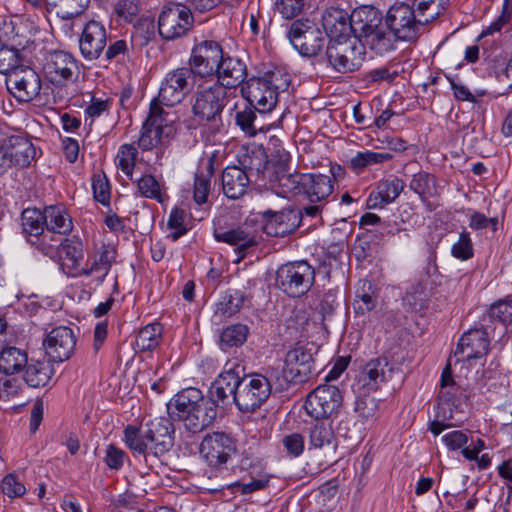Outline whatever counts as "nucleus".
<instances>
[{
	"mask_svg": "<svg viewBox=\"0 0 512 512\" xmlns=\"http://www.w3.org/2000/svg\"><path fill=\"white\" fill-rule=\"evenodd\" d=\"M239 366L225 368L213 381L206 399L201 390L188 387L181 390L167 403V413L174 421H181L186 431L197 434L213 424L217 406L235 404L236 393L242 384Z\"/></svg>",
	"mask_w": 512,
	"mask_h": 512,
	"instance_id": "1",
	"label": "nucleus"
},
{
	"mask_svg": "<svg viewBox=\"0 0 512 512\" xmlns=\"http://www.w3.org/2000/svg\"><path fill=\"white\" fill-rule=\"evenodd\" d=\"M173 420L159 417L148 421L143 428L128 425L124 429V442L136 456H142L145 463L153 468L174 445Z\"/></svg>",
	"mask_w": 512,
	"mask_h": 512,
	"instance_id": "2",
	"label": "nucleus"
},
{
	"mask_svg": "<svg viewBox=\"0 0 512 512\" xmlns=\"http://www.w3.org/2000/svg\"><path fill=\"white\" fill-rule=\"evenodd\" d=\"M228 103L227 91L218 82L206 80L197 85L191 97V111L199 123H222V113Z\"/></svg>",
	"mask_w": 512,
	"mask_h": 512,
	"instance_id": "3",
	"label": "nucleus"
},
{
	"mask_svg": "<svg viewBox=\"0 0 512 512\" xmlns=\"http://www.w3.org/2000/svg\"><path fill=\"white\" fill-rule=\"evenodd\" d=\"M314 282L315 269L307 261L289 262L281 265L276 271V287L291 298L305 295Z\"/></svg>",
	"mask_w": 512,
	"mask_h": 512,
	"instance_id": "4",
	"label": "nucleus"
},
{
	"mask_svg": "<svg viewBox=\"0 0 512 512\" xmlns=\"http://www.w3.org/2000/svg\"><path fill=\"white\" fill-rule=\"evenodd\" d=\"M38 150L25 135H12L0 143V175L10 168H27L37 158Z\"/></svg>",
	"mask_w": 512,
	"mask_h": 512,
	"instance_id": "5",
	"label": "nucleus"
},
{
	"mask_svg": "<svg viewBox=\"0 0 512 512\" xmlns=\"http://www.w3.org/2000/svg\"><path fill=\"white\" fill-rule=\"evenodd\" d=\"M174 120L170 118L169 112L152 101L149 114L143 123L138 146L142 151H150L156 148L163 140L174 133Z\"/></svg>",
	"mask_w": 512,
	"mask_h": 512,
	"instance_id": "6",
	"label": "nucleus"
},
{
	"mask_svg": "<svg viewBox=\"0 0 512 512\" xmlns=\"http://www.w3.org/2000/svg\"><path fill=\"white\" fill-rule=\"evenodd\" d=\"M328 65L339 73H348L358 70L365 56L364 44L356 39L344 41H329L326 48Z\"/></svg>",
	"mask_w": 512,
	"mask_h": 512,
	"instance_id": "7",
	"label": "nucleus"
},
{
	"mask_svg": "<svg viewBox=\"0 0 512 512\" xmlns=\"http://www.w3.org/2000/svg\"><path fill=\"white\" fill-rule=\"evenodd\" d=\"M195 77L189 66L168 72L161 83L156 101L158 105L172 107L179 104L193 90Z\"/></svg>",
	"mask_w": 512,
	"mask_h": 512,
	"instance_id": "8",
	"label": "nucleus"
},
{
	"mask_svg": "<svg viewBox=\"0 0 512 512\" xmlns=\"http://www.w3.org/2000/svg\"><path fill=\"white\" fill-rule=\"evenodd\" d=\"M194 19L191 9L181 3L165 5L158 17L159 35L166 41L185 36L192 28Z\"/></svg>",
	"mask_w": 512,
	"mask_h": 512,
	"instance_id": "9",
	"label": "nucleus"
},
{
	"mask_svg": "<svg viewBox=\"0 0 512 512\" xmlns=\"http://www.w3.org/2000/svg\"><path fill=\"white\" fill-rule=\"evenodd\" d=\"M241 383L235 405L243 413H251L260 408L271 394V383L262 374L244 375Z\"/></svg>",
	"mask_w": 512,
	"mask_h": 512,
	"instance_id": "10",
	"label": "nucleus"
},
{
	"mask_svg": "<svg viewBox=\"0 0 512 512\" xmlns=\"http://www.w3.org/2000/svg\"><path fill=\"white\" fill-rule=\"evenodd\" d=\"M385 21L394 38L402 41L415 40L424 26L414 7L405 3L393 5L387 11Z\"/></svg>",
	"mask_w": 512,
	"mask_h": 512,
	"instance_id": "11",
	"label": "nucleus"
},
{
	"mask_svg": "<svg viewBox=\"0 0 512 512\" xmlns=\"http://www.w3.org/2000/svg\"><path fill=\"white\" fill-rule=\"evenodd\" d=\"M304 407L315 419H332L342 408L341 392L334 385H319L308 394Z\"/></svg>",
	"mask_w": 512,
	"mask_h": 512,
	"instance_id": "12",
	"label": "nucleus"
},
{
	"mask_svg": "<svg viewBox=\"0 0 512 512\" xmlns=\"http://www.w3.org/2000/svg\"><path fill=\"white\" fill-rule=\"evenodd\" d=\"M199 452L209 466L222 469L236 453V442L224 432H213L202 439Z\"/></svg>",
	"mask_w": 512,
	"mask_h": 512,
	"instance_id": "13",
	"label": "nucleus"
},
{
	"mask_svg": "<svg viewBox=\"0 0 512 512\" xmlns=\"http://www.w3.org/2000/svg\"><path fill=\"white\" fill-rule=\"evenodd\" d=\"M214 237L219 242L227 243L234 247L238 255L236 263H239L260 242L261 234L258 227L248 221L228 230L215 229Z\"/></svg>",
	"mask_w": 512,
	"mask_h": 512,
	"instance_id": "14",
	"label": "nucleus"
},
{
	"mask_svg": "<svg viewBox=\"0 0 512 512\" xmlns=\"http://www.w3.org/2000/svg\"><path fill=\"white\" fill-rule=\"evenodd\" d=\"M224 55L218 42L213 40L202 41L192 50L189 68L200 78L214 76Z\"/></svg>",
	"mask_w": 512,
	"mask_h": 512,
	"instance_id": "15",
	"label": "nucleus"
},
{
	"mask_svg": "<svg viewBox=\"0 0 512 512\" xmlns=\"http://www.w3.org/2000/svg\"><path fill=\"white\" fill-rule=\"evenodd\" d=\"M288 37L293 47L307 57L317 55L325 40L321 31L307 19L294 21L288 31Z\"/></svg>",
	"mask_w": 512,
	"mask_h": 512,
	"instance_id": "16",
	"label": "nucleus"
},
{
	"mask_svg": "<svg viewBox=\"0 0 512 512\" xmlns=\"http://www.w3.org/2000/svg\"><path fill=\"white\" fill-rule=\"evenodd\" d=\"M43 70L52 84L64 86L73 79L77 72V60L68 52L62 50L50 51L46 55Z\"/></svg>",
	"mask_w": 512,
	"mask_h": 512,
	"instance_id": "17",
	"label": "nucleus"
},
{
	"mask_svg": "<svg viewBox=\"0 0 512 512\" xmlns=\"http://www.w3.org/2000/svg\"><path fill=\"white\" fill-rule=\"evenodd\" d=\"M393 373L394 368L387 358L372 359L360 371L355 386L361 394L366 395L378 390L383 383L392 378Z\"/></svg>",
	"mask_w": 512,
	"mask_h": 512,
	"instance_id": "18",
	"label": "nucleus"
},
{
	"mask_svg": "<svg viewBox=\"0 0 512 512\" xmlns=\"http://www.w3.org/2000/svg\"><path fill=\"white\" fill-rule=\"evenodd\" d=\"M8 90L19 102L34 100L41 91V79L38 73L29 66L16 70L6 78Z\"/></svg>",
	"mask_w": 512,
	"mask_h": 512,
	"instance_id": "19",
	"label": "nucleus"
},
{
	"mask_svg": "<svg viewBox=\"0 0 512 512\" xmlns=\"http://www.w3.org/2000/svg\"><path fill=\"white\" fill-rule=\"evenodd\" d=\"M242 96L259 113H268L278 102L276 92L263 77H252L241 87Z\"/></svg>",
	"mask_w": 512,
	"mask_h": 512,
	"instance_id": "20",
	"label": "nucleus"
},
{
	"mask_svg": "<svg viewBox=\"0 0 512 512\" xmlns=\"http://www.w3.org/2000/svg\"><path fill=\"white\" fill-rule=\"evenodd\" d=\"M312 373L313 356L311 349L298 344L287 352L284 366L286 378L294 383H302L307 381Z\"/></svg>",
	"mask_w": 512,
	"mask_h": 512,
	"instance_id": "21",
	"label": "nucleus"
},
{
	"mask_svg": "<svg viewBox=\"0 0 512 512\" xmlns=\"http://www.w3.org/2000/svg\"><path fill=\"white\" fill-rule=\"evenodd\" d=\"M107 45V31L105 26L96 20L87 22L79 39V49L82 57L87 61L98 59Z\"/></svg>",
	"mask_w": 512,
	"mask_h": 512,
	"instance_id": "22",
	"label": "nucleus"
},
{
	"mask_svg": "<svg viewBox=\"0 0 512 512\" xmlns=\"http://www.w3.org/2000/svg\"><path fill=\"white\" fill-rule=\"evenodd\" d=\"M76 345V337L71 328L59 326L52 329L44 340L46 354L57 362L71 357Z\"/></svg>",
	"mask_w": 512,
	"mask_h": 512,
	"instance_id": "23",
	"label": "nucleus"
},
{
	"mask_svg": "<svg viewBox=\"0 0 512 512\" xmlns=\"http://www.w3.org/2000/svg\"><path fill=\"white\" fill-rule=\"evenodd\" d=\"M488 348L489 341L486 332L481 329H472L459 339L455 356L459 361L470 362L485 356Z\"/></svg>",
	"mask_w": 512,
	"mask_h": 512,
	"instance_id": "24",
	"label": "nucleus"
},
{
	"mask_svg": "<svg viewBox=\"0 0 512 512\" xmlns=\"http://www.w3.org/2000/svg\"><path fill=\"white\" fill-rule=\"evenodd\" d=\"M263 216L266 219L263 230L272 237L288 236L299 226V215L293 209L279 212L266 210L263 212Z\"/></svg>",
	"mask_w": 512,
	"mask_h": 512,
	"instance_id": "25",
	"label": "nucleus"
},
{
	"mask_svg": "<svg viewBox=\"0 0 512 512\" xmlns=\"http://www.w3.org/2000/svg\"><path fill=\"white\" fill-rule=\"evenodd\" d=\"M381 23L382 15L377 8L367 5L357 7L351 13L353 39L362 42L378 29Z\"/></svg>",
	"mask_w": 512,
	"mask_h": 512,
	"instance_id": "26",
	"label": "nucleus"
},
{
	"mask_svg": "<svg viewBox=\"0 0 512 512\" xmlns=\"http://www.w3.org/2000/svg\"><path fill=\"white\" fill-rule=\"evenodd\" d=\"M212 82H218L225 91L236 88L243 83L247 76L246 64L239 58L224 55Z\"/></svg>",
	"mask_w": 512,
	"mask_h": 512,
	"instance_id": "27",
	"label": "nucleus"
},
{
	"mask_svg": "<svg viewBox=\"0 0 512 512\" xmlns=\"http://www.w3.org/2000/svg\"><path fill=\"white\" fill-rule=\"evenodd\" d=\"M322 25L329 38V41H344L352 39L351 14L348 15L342 9L331 8L324 12L322 16Z\"/></svg>",
	"mask_w": 512,
	"mask_h": 512,
	"instance_id": "28",
	"label": "nucleus"
},
{
	"mask_svg": "<svg viewBox=\"0 0 512 512\" xmlns=\"http://www.w3.org/2000/svg\"><path fill=\"white\" fill-rule=\"evenodd\" d=\"M238 168L245 170L253 181L264 176L268 163L267 154L262 146L242 147L237 156Z\"/></svg>",
	"mask_w": 512,
	"mask_h": 512,
	"instance_id": "29",
	"label": "nucleus"
},
{
	"mask_svg": "<svg viewBox=\"0 0 512 512\" xmlns=\"http://www.w3.org/2000/svg\"><path fill=\"white\" fill-rule=\"evenodd\" d=\"M471 395V389L461 387L455 382L452 377L451 366L447 364L441 373L440 389L438 392L439 401L457 408L463 402L468 401Z\"/></svg>",
	"mask_w": 512,
	"mask_h": 512,
	"instance_id": "30",
	"label": "nucleus"
},
{
	"mask_svg": "<svg viewBox=\"0 0 512 512\" xmlns=\"http://www.w3.org/2000/svg\"><path fill=\"white\" fill-rule=\"evenodd\" d=\"M222 189L224 195L229 199H239L248 190L250 183L254 182L245 170L236 165L227 166L221 176Z\"/></svg>",
	"mask_w": 512,
	"mask_h": 512,
	"instance_id": "31",
	"label": "nucleus"
},
{
	"mask_svg": "<svg viewBox=\"0 0 512 512\" xmlns=\"http://www.w3.org/2000/svg\"><path fill=\"white\" fill-rule=\"evenodd\" d=\"M404 182L394 177L379 182L367 198V207L369 209L383 208L394 202L404 189Z\"/></svg>",
	"mask_w": 512,
	"mask_h": 512,
	"instance_id": "32",
	"label": "nucleus"
},
{
	"mask_svg": "<svg viewBox=\"0 0 512 512\" xmlns=\"http://www.w3.org/2000/svg\"><path fill=\"white\" fill-rule=\"evenodd\" d=\"M214 156L202 161L194 177L193 199L198 205L207 202L211 189V178L214 174Z\"/></svg>",
	"mask_w": 512,
	"mask_h": 512,
	"instance_id": "33",
	"label": "nucleus"
},
{
	"mask_svg": "<svg viewBox=\"0 0 512 512\" xmlns=\"http://www.w3.org/2000/svg\"><path fill=\"white\" fill-rule=\"evenodd\" d=\"M304 195L311 203L326 202L333 192L332 180L323 174H306Z\"/></svg>",
	"mask_w": 512,
	"mask_h": 512,
	"instance_id": "34",
	"label": "nucleus"
},
{
	"mask_svg": "<svg viewBox=\"0 0 512 512\" xmlns=\"http://www.w3.org/2000/svg\"><path fill=\"white\" fill-rule=\"evenodd\" d=\"M53 374L54 368L49 361L31 360L24 367L23 380L28 386L39 388L48 385Z\"/></svg>",
	"mask_w": 512,
	"mask_h": 512,
	"instance_id": "35",
	"label": "nucleus"
},
{
	"mask_svg": "<svg viewBox=\"0 0 512 512\" xmlns=\"http://www.w3.org/2000/svg\"><path fill=\"white\" fill-rule=\"evenodd\" d=\"M305 173L282 174L277 177L272 189L278 196L292 198L303 194L305 191Z\"/></svg>",
	"mask_w": 512,
	"mask_h": 512,
	"instance_id": "36",
	"label": "nucleus"
},
{
	"mask_svg": "<svg viewBox=\"0 0 512 512\" xmlns=\"http://www.w3.org/2000/svg\"><path fill=\"white\" fill-rule=\"evenodd\" d=\"M44 215L47 230L59 236L66 235L72 231V218L63 207L54 205L46 206L44 208Z\"/></svg>",
	"mask_w": 512,
	"mask_h": 512,
	"instance_id": "37",
	"label": "nucleus"
},
{
	"mask_svg": "<svg viewBox=\"0 0 512 512\" xmlns=\"http://www.w3.org/2000/svg\"><path fill=\"white\" fill-rule=\"evenodd\" d=\"M28 356L25 350L14 346L4 347L0 351V372L13 375L23 371L27 365Z\"/></svg>",
	"mask_w": 512,
	"mask_h": 512,
	"instance_id": "38",
	"label": "nucleus"
},
{
	"mask_svg": "<svg viewBox=\"0 0 512 512\" xmlns=\"http://www.w3.org/2000/svg\"><path fill=\"white\" fill-rule=\"evenodd\" d=\"M114 259L115 252L112 249L105 247L101 250L99 256L95 258L88 267L81 268L77 272H69V275L73 277L82 275L91 276L96 273L99 274L98 280L100 282H103L105 277L109 273V270Z\"/></svg>",
	"mask_w": 512,
	"mask_h": 512,
	"instance_id": "39",
	"label": "nucleus"
},
{
	"mask_svg": "<svg viewBox=\"0 0 512 512\" xmlns=\"http://www.w3.org/2000/svg\"><path fill=\"white\" fill-rule=\"evenodd\" d=\"M46 218L44 210L26 208L21 214L22 233L29 242V237L34 238L46 230Z\"/></svg>",
	"mask_w": 512,
	"mask_h": 512,
	"instance_id": "40",
	"label": "nucleus"
},
{
	"mask_svg": "<svg viewBox=\"0 0 512 512\" xmlns=\"http://www.w3.org/2000/svg\"><path fill=\"white\" fill-rule=\"evenodd\" d=\"M163 327L154 322L141 328L136 336L134 346L141 352L154 350L161 342Z\"/></svg>",
	"mask_w": 512,
	"mask_h": 512,
	"instance_id": "41",
	"label": "nucleus"
},
{
	"mask_svg": "<svg viewBox=\"0 0 512 512\" xmlns=\"http://www.w3.org/2000/svg\"><path fill=\"white\" fill-rule=\"evenodd\" d=\"M28 243L50 259H56L62 237L46 229L34 238L29 237Z\"/></svg>",
	"mask_w": 512,
	"mask_h": 512,
	"instance_id": "42",
	"label": "nucleus"
},
{
	"mask_svg": "<svg viewBox=\"0 0 512 512\" xmlns=\"http://www.w3.org/2000/svg\"><path fill=\"white\" fill-rule=\"evenodd\" d=\"M56 258L63 261V265H66L69 269H73L77 272L79 264L83 259V244L80 241H71L68 239H62V244L59 246V254Z\"/></svg>",
	"mask_w": 512,
	"mask_h": 512,
	"instance_id": "43",
	"label": "nucleus"
},
{
	"mask_svg": "<svg viewBox=\"0 0 512 512\" xmlns=\"http://www.w3.org/2000/svg\"><path fill=\"white\" fill-rule=\"evenodd\" d=\"M409 188L420 196L422 202L437 195L436 179L433 175L420 171L413 175Z\"/></svg>",
	"mask_w": 512,
	"mask_h": 512,
	"instance_id": "44",
	"label": "nucleus"
},
{
	"mask_svg": "<svg viewBox=\"0 0 512 512\" xmlns=\"http://www.w3.org/2000/svg\"><path fill=\"white\" fill-rule=\"evenodd\" d=\"M448 0H414L413 6L419 21L424 25L438 18L446 9Z\"/></svg>",
	"mask_w": 512,
	"mask_h": 512,
	"instance_id": "45",
	"label": "nucleus"
},
{
	"mask_svg": "<svg viewBox=\"0 0 512 512\" xmlns=\"http://www.w3.org/2000/svg\"><path fill=\"white\" fill-rule=\"evenodd\" d=\"M137 190L139 194L148 199L163 203L166 198L164 185L160 183L153 175L145 174L137 181Z\"/></svg>",
	"mask_w": 512,
	"mask_h": 512,
	"instance_id": "46",
	"label": "nucleus"
},
{
	"mask_svg": "<svg viewBox=\"0 0 512 512\" xmlns=\"http://www.w3.org/2000/svg\"><path fill=\"white\" fill-rule=\"evenodd\" d=\"M249 328L244 324H233L225 329L220 334V347L226 351L233 347L242 346L247 339Z\"/></svg>",
	"mask_w": 512,
	"mask_h": 512,
	"instance_id": "47",
	"label": "nucleus"
},
{
	"mask_svg": "<svg viewBox=\"0 0 512 512\" xmlns=\"http://www.w3.org/2000/svg\"><path fill=\"white\" fill-rule=\"evenodd\" d=\"M393 155L388 152L363 151L357 152L350 159V167L356 173L362 172L366 167L390 161Z\"/></svg>",
	"mask_w": 512,
	"mask_h": 512,
	"instance_id": "48",
	"label": "nucleus"
},
{
	"mask_svg": "<svg viewBox=\"0 0 512 512\" xmlns=\"http://www.w3.org/2000/svg\"><path fill=\"white\" fill-rule=\"evenodd\" d=\"M396 40L398 39L394 38L391 30H389V32H385L381 27H379L372 34L368 35L365 40H363V44L368 45L371 50L382 55L395 49L394 44Z\"/></svg>",
	"mask_w": 512,
	"mask_h": 512,
	"instance_id": "49",
	"label": "nucleus"
},
{
	"mask_svg": "<svg viewBox=\"0 0 512 512\" xmlns=\"http://www.w3.org/2000/svg\"><path fill=\"white\" fill-rule=\"evenodd\" d=\"M138 150L134 144H122L116 155V166L132 180Z\"/></svg>",
	"mask_w": 512,
	"mask_h": 512,
	"instance_id": "50",
	"label": "nucleus"
},
{
	"mask_svg": "<svg viewBox=\"0 0 512 512\" xmlns=\"http://www.w3.org/2000/svg\"><path fill=\"white\" fill-rule=\"evenodd\" d=\"M251 480L247 483L236 481L227 486L232 492H240L243 495L264 489L269 482V476L261 470L250 472Z\"/></svg>",
	"mask_w": 512,
	"mask_h": 512,
	"instance_id": "51",
	"label": "nucleus"
},
{
	"mask_svg": "<svg viewBox=\"0 0 512 512\" xmlns=\"http://www.w3.org/2000/svg\"><path fill=\"white\" fill-rule=\"evenodd\" d=\"M255 109L249 104L242 110L236 111L235 121L239 128L249 137H253L258 131L263 130V126L257 123Z\"/></svg>",
	"mask_w": 512,
	"mask_h": 512,
	"instance_id": "52",
	"label": "nucleus"
},
{
	"mask_svg": "<svg viewBox=\"0 0 512 512\" xmlns=\"http://www.w3.org/2000/svg\"><path fill=\"white\" fill-rule=\"evenodd\" d=\"M310 445L314 448H323L332 443L334 431L330 422H316L309 432Z\"/></svg>",
	"mask_w": 512,
	"mask_h": 512,
	"instance_id": "53",
	"label": "nucleus"
},
{
	"mask_svg": "<svg viewBox=\"0 0 512 512\" xmlns=\"http://www.w3.org/2000/svg\"><path fill=\"white\" fill-rule=\"evenodd\" d=\"M25 67L22 65L20 50L13 46H2L0 48V73L10 75V73Z\"/></svg>",
	"mask_w": 512,
	"mask_h": 512,
	"instance_id": "54",
	"label": "nucleus"
},
{
	"mask_svg": "<svg viewBox=\"0 0 512 512\" xmlns=\"http://www.w3.org/2000/svg\"><path fill=\"white\" fill-rule=\"evenodd\" d=\"M246 300L247 296L244 291L237 289L229 290L220 302L219 309L224 315L232 316L240 310Z\"/></svg>",
	"mask_w": 512,
	"mask_h": 512,
	"instance_id": "55",
	"label": "nucleus"
},
{
	"mask_svg": "<svg viewBox=\"0 0 512 512\" xmlns=\"http://www.w3.org/2000/svg\"><path fill=\"white\" fill-rule=\"evenodd\" d=\"M451 255L461 261H466L473 257V243L468 231L463 230L460 232L457 242L451 247Z\"/></svg>",
	"mask_w": 512,
	"mask_h": 512,
	"instance_id": "56",
	"label": "nucleus"
},
{
	"mask_svg": "<svg viewBox=\"0 0 512 512\" xmlns=\"http://www.w3.org/2000/svg\"><path fill=\"white\" fill-rule=\"evenodd\" d=\"M278 96L280 92L288 90L291 84V76L284 69L276 68L262 76Z\"/></svg>",
	"mask_w": 512,
	"mask_h": 512,
	"instance_id": "57",
	"label": "nucleus"
},
{
	"mask_svg": "<svg viewBox=\"0 0 512 512\" xmlns=\"http://www.w3.org/2000/svg\"><path fill=\"white\" fill-rule=\"evenodd\" d=\"M489 314L491 318L503 324L512 323V297L494 303L489 309Z\"/></svg>",
	"mask_w": 512,
	"mask_h": 512,
	"instance_id": "58",
	"label": "nucleus"
},
{
	"mask_svg": "<svg viewBox=\"0 0 512 512\" xmlns=\"http://www.w3.org/2000/svg\"><path fill=\"white\" fill-rule=\"evenodd\" d=\"M186 213L182 209L175 208L171 211L168 220V227L173 230L169 237L173 241H177L181 236L186 234L187 228L185 226Z\"/></svg>",
	"mask_w": 512,
	"mask_h": 512,
	"instance_id": "59",
	"label": "nucleus"
},
{
	"mask_svg": "<svg viewBox=\"0 0 512 512\" xmlns=\"http://www.w3.org/2000/svg\"><path fill=\"white\" fill-rule=\"evenodd\" d=\"M93 195L96 201L103 205L110 202V184L105 175H94L92 178Z\"/></svg>",
	"mask_w": 512,
	"mask_h": 512,
	"instance_id": "60",
	"label": "nucleus"
},
{
	"mask_svg": "<svg viewBox=\"0 0 512 512\" xmlns=\"http://www.w3.org/2000/svg\"><path fill=\"white\" fill-rule=\"evenodd\" d=\"M140 10L139 0H118L114 12L123 21L131 22Z\"/></svg>",
	"mask_w": 512,
	"mask_h": 512,
	"instance_id": "61",
	"label": "nucleus"
},
{
	"mask_svg": "<svg viewBox=\"0 0 512 512\" xmlns=\"http://www.w3.org/2000/svg\"><path fill=\"white\" fill-rule=\"evenodd\" d=\"M442 441L450 451L467 449L469 436L461 430H453L442 436Z\"/></svg>",
	"mask_w": 512,
	"mask_h": 512,
	"instance_id": "62",
	"label": "nucleus"
},
{
	"mask_svg": "<svg viewBox=\"0 0 512 512\" xmlns=\"http://www.w3.org/2000/svg\"><path fill=\"white\" fill-rule=\"evenodd\" d=\"M1 491L9 498H15L24 495L26 488L14 474H8L1 481Z\"/></svg>",
	"mask_w": 512,
	"mask_h": 512,
	"instance_id": "63",
	"label": "nucleus"
},
{
	"mask_svg": "<svg viewBox=\"0 0 512 512\" xmlns=\"http://www.w3.org/2000/svg\"><path fill=\"white\" fill-rule=\"evenodd\" d=\"M276 9L286 19L298 16L305 5L304 0H276Z\"/></svg>",
	"mask_w": 512,
	"mask_h": 512,
	"instance_id": "64",
	"label": "nucleus"
}]
</instances>
